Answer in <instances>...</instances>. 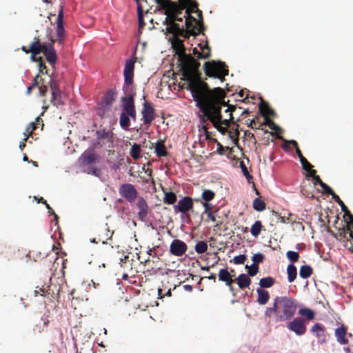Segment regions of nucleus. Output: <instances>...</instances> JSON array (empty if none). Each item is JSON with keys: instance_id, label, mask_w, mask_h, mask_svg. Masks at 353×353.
<instances>
[{"instance_id": "4d7b16f0", "label": "nucleus", "mask_w": 353, "mask_h": 353, "mask_svg": "<svg viewBox=\"0 0 353 353\" xmlns=\"http://www.w3.org/2000/svg\"><path fill=\"white\" fill-rule=\"evenodd\" d=\"M38 63V68L39 69V73L43 72V70L46 68L45 65L41 61V57H39V61Z\"/></svg>"}, {"instance_id": "4be33fe9", "label": "nucleus", "mask_w": 353, "mask_h": 353, "mask_svg": "<svg viewBox=\"0 0 353 353\" xmlns=\"http://www.w3.org/2000/svg\"><path fill=\"white\" fill-rule=\"evenodd\" d=\"M312 273V269L310 265H302L299 270V276L303 279L308 278Z\"/></svg>"}, {"instance_id": "e433bc0d", "label": "nucleus", "mask_w": 353, "mask_h": 353, "mask_svg": "<svg viewBox=\"0 0 353 353\" xmlns=\"http://www.w3.org/2000/svg\"><path fill=\"white\" fill-rule=\"evenodd\" d=\"M286 256L291 262H296L299 258V254L297 252L289 250L286 253Z\"/></svg>"}, {"instance_id": "39448f33", "label": "nucleus", "mask_w": 353, "mask_h": 353, "mask_svg": "<svg viewBox=\"0 0 353 353\" xmlns=\"http://www.w3.org/2000/svg\"><path fill=\"white\" fill-rule=\"evenodd\" d=\"M119 194L130 203L134 202L137 197V191L134 186L130 183L123 184L119 188Z\"/></svg>"}, {"instance_id": "de8ad7c7", "label": "nucleus", "mask_w": 353, "mask_h": 353, "mask_svg": "<svg viewBox=\"0 0 353 353\" xmlns=\"http://www.w3.org/2000/svg\"><path fill=\"white\" fill-rule=\"evenodd\" d=\"M51 102L56 106H58L61 104L60 92H57L56 95L52 94Z\"/></svg>"}, {"instance_id": "680f3d73", "label": "nucleus", "mask_w": 353, "mask_h": 353, "mask_svg": "<svg viewBox=\"0 0 353 353\" xmlns=\"http://www.w3.org/2000/svg\"><path fill=\"white\" fill-rule=\"evenodd\" d=\"M88 173L91 174L94 176H98V172H97V168H90L89 169V170L88 171Z\"/></svg>"}, {"instance_id": "aec40b11", "label": "nucleus", "mask_w": 353, "mask_h": 353, "mask_svg": "<svg viewBox=\"0 0 353 353\" xmlns=\"http://www.w3.org/2000/svg\"><path fill=\"white\" fill-rule=\"evenodd\" d=\"M288 280L290 283L293 282L296 278L297 270L294 265L290 264L287 268Z\"/></svg>"}, {"instance_id": "b1692460", "label": "nucleus", "mask_w": 353, "mask_h": 353, "mask_svg": "<svg viewBox=\"0 0 353 353\" xmlns=\"http://www.w3.org/2000/svg\"><path fill=\"white\" fill-rule=\"evenodd\" d=\"M262 224L260 221H256L254 223V224L251 226L250 232L251 234L256 237L258 236L261 231Z\"/></svg>"}, {"instance_id": "72a5a7b5", "label": "nucleus", "mask_w": 353, "mask_h": 353, "mask_svg": "<svg viewBox=\"0 0 353 353\" xmlns=\"http://www.w3.org/2000/svg\"><path fill=\"white\" fill-rule=\"evenodd\" d=\"M301 315L305 316L307 319L312 320L314 318V312L310 308L304 307L299 310Z\"/></svg>"}, {"instance_id": "6ab92c4d", "label": "nucleus", "mask_w": 353, "mask_h": 353, "mask_svg": "<svg viewBox=\"0 0 353 353\" xmlns=\"http://www.w3.org/2000/svg\"><path fill=\"white\" fill-rule=\"evenodd\" d=\"M258 294L257 301L260 305H265L269 300L270 296L268 291L259 288L256 290Z\"/></svg>"}, {"instance_id": "13d9d810", "label": "nucleus", "mask_w": 353, "mask_h": 353, "mask_svg": "<svg viewBox=\"0 0 353 353\" xmlns=\"http://www.w3.org/2000/svg\"><path fill=\"white\" fill-rule=\"evenodd\" d=\"M176 45L178 50H180L182 48V43L181 41L178 39H174V41L172 42V46L174 47Z\"/></svg>"}, {"instance_id": "423d86ee", "label": "nucleus", "mask_w": 353, "mask_h": 353, "mask_svg": "<svg viewBox=\"0 0 353 353\" xmlns=\"http://www.w3.org/2000/svg\"><path fill=\"white\" fill-rule=\"evenodd\" d=\"M288 328L299 336L304 334L306 331L304 320L300 317H296L290 321Z\"/></svg>"}, {"instance_id": "a211bd4d", "label": "nucleus", "mask_w": 353, "mask_h": 353, "mask_svg": "<svg viewBox=\"0 0 353 353\" xmlns=\"http://www.w3.org/2000/svg\"><path fill=\"white\" fill-rule=\"evenodd\" d=\"M334 334L337 342L340 344L343 345L347 343V341L345 338L346 334V330L344 327H341L336 328L335 330Z\"/></svg>"}, {"instance_id": "a19ab883", "label": "nucleus", "mask_w": 353, "mask_h": 353, "mask_svg": "<svg viewBox=\"0 0 353 353\" xmlns=\"http://www.w3.org/2000/svg\"><path fill=\"white\" fill-rule=\"evenodd\" d=\"M50 87L51 89L52 95H56L57 94V92H60L58 89V85H57V82L52 79H51V80L50 81Z\"/></svg>"}, {"instance_id": "37998d69", "label": "nucleus", "mask_w": 353, "mask_h": 353, "mask_svg": "<svg viewBox=\"0 0 353 353\" xmlns=\"http://www.w3.org/2000/svg\"><path fill=\"white\" fill-rule=\"evenodd\" d=\"M203 206L205 208V212L207 214L208 217L212 221H215V216L212 214V212L210 210H209V204L208 203H204Z\"/></svg>"}, {"instance_id": "ea45409f", "label": "nucleus", "mask_w": 353, "mask_h": 353, "mask_svg": "<svg viewBox=\"0 0 353 353\" xmlns=\"http://www.w3.org/2000/svg\"><path fill=\"white\" fill-rule=\"evenodd\" d=\"M320 186L323 189V191L325 193V194H330L332 195V198L333 197V195L334 194H336L332 189L329 186L327 185L326 183H323V182H321V185Z\"/></svg>"}, {"instance_id": "9d476101", "label": "nucleus", "mask_w": 353, "mask_h": 353, "mask_svg": "<svg viewBox=\"0 0 353 353\" xmlns=\"http://www.w3.org/2000/svg\"><path fill=\"white\" fill-rule=\"evenodd\" d=\"M134 61L132 59L127 60L125 64L123 75L126 84L130 85L132 83L134 74Z\"/></svg>"}, {"instance_id": "c756f323", "label": "nucleus", "mask_w": 353, "mask_h": 353, "mask_svg": "<svg viewBox=\"0 0 353 353\" xmlns=\"http://www.w3.org/2000/svg\"><path fill=\"white\" fill-rule=\"evenodd\" d=\"M253 208L257 212H262L265 209V203L259 198H256L253 201Z\"/></svg>"}, {"instance_id": "f03ea898", "label": "nucleus", "mask_w": 353, "mask_h": 353, "mask_svg": "<svg viewBox=\"0 0 353 353\" xmlns=\"http://www.w3.org/2000/svg\"><path fill=\"white\" fill-rule=\"evenodd\" d=\"M180 4L183 6L182 9L186 6L185 20L183 22V19L178 16L180 12L176 10V8L170 10L167 6L164 14L166 15L163 23L166 25L165 30L168 33H170L174 37L183 35L186 30L188 33L196 34L198 32L201 31V21L200 19L192 17L190 13L196 12L199 19L201 18V11L198 10L197 4L192 0H179ZM170 3L168 4L169 5Z\"/></svg>"}, {"instance_id": "09e8293b", "label": "nucleus", "mask_w": 353, "mask_h": 353, "mask_svg": "<svg viewBox=\"0 0 353 353\" xmlns=\"http://www.w3.org/2000/svg\"><path fill=\"white\" fill-rule=\"evenodd\" d=\"M57 34L60 39L63 37V26L62 23H57Z\"/></svg>"}, {"instance_id": "5701e85b", "label": "nucleus", "mask_w": 353, "mask_h": 353, "mask_svg": "<svg viewBox=\"0 0 353 353\" xmlns=\"http://www.w3.org/2000/svg\"><path fill=\"white\" fill-rule=\"evenodd\" d=\"M30 51L32 54H39L42 52L41 44L39 39H36L30 46Z\"/></svg>"}, {"instance_id": "bb28decb", "label": "nucleus", "mask_w": 353, "mask_h": 353, "mask_svg": "<svg viewBox=\"0 0 353 353\" xmlns=\"http://www.w3.org/2000/svg\"><path fill=\"white\" fill-rule=\"evenodd\" d=\"M274 284V279L271 276H268L265 278H262L259 281V285L261 288H269L272 287Z\"/></svg>"}, {"instance_id": "473e14b6", "label": "nucleus", "mask_w": 353, "mask_h": 353, "mask_svg": "<svg viewBox=\"0 0 353 353\" xmlns=\"http://www.w3.org/2000/svg\"><path fill=\"white\" fill-rule=\"evenodd\" d=\"M259 110L263 116L271 115L274 114V111L270 109L267 104L261 101L259 105Z\"/></svg>"}, {"instance_id": "f704fd0d", "label": "nucleus", "mask_w": 353, "mask_h": 353, "mask_svg": "<svg viewBox=\"0 0 353 353\" xmlns=\"http://www.w3.org/2000/svg\"><path fill=\"white\" fill-rule=\"evenodd\" d=\"M140 152H141L140 146L137 144H134V145H132L131 150H130L131 157L134 159H138L140 157Z\"/></svg>"}, {"instance_id": "052dcab7", "label": "nucleus", "mask_w": 353, "mask_h": 353, "mask_svg": "<svg viewBox=\"0 0 353 353\" xmlns=\"http://www.w3.org/2000/svg\"><path fill=\"white\" fill-rule=\"evenodd\" d=\"M138 19H139V26H142V23H143V14H142V12L141 11V9L139 8H138Z\"/></svg>"}, {"instance_id": "49530a36", "label": "nucleus", "mask_w": 353, "mask_h": 353, "mask_svg": "<svg viewBox=\"0 0 353 353\" xmlns=\"http://www.w3.org/2000/svg\"><path fill=\"white\" fill-rule=\"evenodd\" d=\"M268 115L263 116L264 123L268 125L271 129H276L277 126L276 124L268 117Z\"/></svg>"}, {"instance_id": "79ce46f5", "label": "nucleus", "mask_w": 353, "mask_h": 353, "mask_svg": "<svg viewBox=\"0 0 353 353\" xmlns=\"http://www.w3.org/2000/svg\"><path fill=\"white\" fill-rule=\"evenodd\" d=\"M263 259L264 255L259 252L254 254L252 257V260L254 264L261 263L263 261Z\"/></svg>"}, {"instance_id": "0eeeda50", "label": "nucleus", "mask_w": 353, "mask_h": 353, "mask_svg": "<svg viewBox=\"0 0 353 353\" xmlns=\"http://www.w3.org/2000/svg\"><path fill=\"white\" fill-rule=\"evenodd\" d=\"M187 250V245L179 239L173 240L170 245V253L176 256H181Z\"/></svg>"}, {"instance_id": "864d4df0", "label": "nucleus", "mask_w": 353, "mask_h": 353, "mask_svg": "<svg viewBox=\"0 0 353 353\" xmlns=\"http://www.w3.org/2000/svg\"><path fill=\"white\" fill-rule=\"evenodd\" d=\"M41 47H42V52L43 53H45V52H46L47 49H50V48H54L52 45L51 43H44L43 44L41 45Z\"/></svg>"}, {"instance_id": "2f4dec72", "label": "nucleus", "mask_w": 353, "mask_h": 353, "mask_svg": "<svg viewBox=\"0 0 353 353\" xmlns=\"http://www.w3.org/2000/svg\"><path fill=\"white\" fill-rule=\"evenodd\" d=\"M129 117H130V116L128 115L127 113L122 112L121 114L120 119H119V123H120V125L123 128H127V127L129 126V125H130Z\"/></svg>"}, {"instance_id": "6e6d98bb", "label": "nucleus", "mask_w": 353, "mask_h": 353, "mask_svg": "<svg viewBox=\"0 0 353 353\" xmlns=\"http://www.w3.org/2000/svg\"><path fill=\"white\" fill-rule=\"evenodd\" d=\"M234 108L233 106H231V105H228V108L225 110V113H228L229 114V116L230 117V119H232V111H234Z\"/></svg>"}, {"instance_id": "dca6fc26", "label": "nucleus", "mask_w": 353, "mask_h": 353, "mask_svg": "<svg viewBox=\"0 0 353 353\" xmlns=\"http://www.w3.org/2000/svg\"><path fill=\"white\" fill-rule=\"evenodd\" d=\"M219 279L221 281L225 282L227 286H230L234 281L232 279V276L226 269H221L219 272Z\"/></svg>"}, {"instance_id": "a18cd8bd", "label": "nucleus", "mask_w": 353, "mask_h": 353, "mask_svg": "<svg viewBox=\"0 0 353 353\" xmlns=\"http://www.w3.org/2000/svg\"><path fill=\"white\" fill-rule=\"evenodd\" d=\"M276 310L275 302L274 301L273 306L266 309L265 312V316H270V315L273 313L274 314V319L276 320Z\"/></svg>"}, {"instance_id": "412c9836", "label": "nucleus", "mask_w": 353, "mask_h": 353, "mask_svg": "<svg viewBox=\"0 0 353 353\" xmlns=\"http://www.w3.org/2000/svg\"><path fill=\"white\" fill-rule=\"evenodd\" d=\"M46 57L48 61L52 65L54 64L57 61L56 52L54 48L47 49L46 52L43 53Z\"/></svg>"}, {"instance_id": "e2e57ef3", "label": "nucleus", "mask_w": 353, "mask_h": 353, "mask_svg": "<svg viewBox=\"0 0 353 353\" xmlns=\"http://www.w3.org/2000/svg\"><path fill=\"white\" fill-rule=\"evenodd\" d=\"M42 203L46 205L47 209L49 210V212L53 214L54 215V216H55V219H57V215L55 214L53 211H52V209H51L50 206L47 203L46 201H43Z\"/></svg>"}, {"instance_id": "0e129e2a", "label": "nucleus", "mask_w": 353, "mask_h": 353, "mask_svg": "<svg viewBox=\"0 0 353 353\" xmlns=\"http://www.w3.org/2000/svg\"><path fill=\"white\" fill-rule=\"evenodd\" d=\"M345 214V216H349V218L352 220L353 219V216L351 214V213L350 212V211L348 210V209L347 208V210L346 211H343Z\"/></svg>"}, {"instance_id": "f3484780", "label": "nucleus", "mask_w": 353, "mask_h": 353, "mask_svg": "<svg viewBox=\"0 0 353 353\" xmlns=\"http://www.w3.org/2000/svg\"><path fill=\"white\" fill-rule=\"evenodd\" d=\"M236 283L239 288L243 289L249 287L251 283V280L245 274H241L236 279Z\"/></svg>"}, {"instance_id": "ddd939ff", "label": "nucleus", "mask_w": 353, "mask_h": 353, "mask_svg": "<svg viewBox=\"0 0 353 353\" xmlns=\"http://www.w3.org/2000/svg\"><path fill=\"white\" fill-rule=\"evenodd\" d=\"M142 115L143 122L145 124H149L154 118V109L150 106V104L144 103L143 108L142 110Z\"/></svg>"}, {"instance_id": "3c124183", "label": "nucleus", "mask_w": 353, "mask_h": 353, "mask_svg": "<svg viewBox=\"0 0 353 353\" xmlns=\"http://www.w3.org/2000/svg\"><path fill=\"white\" fill-rule=\"evenodd\" d=\"M35 128V123L34 122H30L29 125L27 126L26 132L29 134H31L34 131Z\"/></svg>"}, {"instance_id": "6e6552de", "label": "nucleus", "mask_w": 353, "mask_h": 353, "mask_svg": "<svg viewBox=\"0 0 353 353\" xmlns=\"http://www.w3.org/2000/svg\"><path fill=\"white\" fill-rule=\"evenodd\" d=\"M193 206L192 199L188 196H184L182 199H180L177 204L174 206L175 212L185 214L189 211Z\"/></svg>"}, {"instance_id": "f8f14e48", "label": "nucleus", "mask_w": 353, "mask_h": 353, "mask_svg": "<svg viewBox=\"0 0 353 353\" xmlns=\"http://www.w3.org/2000/svg\"><path fill=\"white\" fill-rule=\"evenodd\" d=\"M98 157L92 150H86L81 154L80 159L83 166H88L95 163Z\"/></svg>"}, {"instance_id": "338daca9", "label": "nucleus", "mask_w": 353, "mask_h": 353, "mask_svg": "<svg viewBox=\"0 0 353 353\" xmlns=\"http://www.w3.org/2000/svg\"><path fill=\"white\" fill-rule=\"evenodd\" d=\"M314 179L316 183L321 185V182H323L319 176H314Z\"/></svg>"}, {"instance_id": "8fccbe9b", "label": "nucleus", "mask_w": 353, "mask_h": 353, "mask_svg": "<svg viewBox=\"0 0 353 353\" xmlns=\"http://www.w3.org/2000/svg\"><path fill=\"white\" fill-rule=\"evenodd\" d=\"M155 3L159 4L162 8H166L169 3L167 0H154Z\"/></svg>"}, {"instance_id": "7ed1b4c3", "label": "nucleus", "mask_w": 353, "mask_h": 353, "mask_svg": "<svg viewBox=\"0 0 353 353\" xmlns=\"http://www.w3.org/2000/svg\"><path fill=\"white\" fill-rule=\"evenodd\" d=\"M276 307V321H285L294 315L297 305L294 299L290 296H276L274 299Z\"/></svg>"}, {"instance_id": "bf43d9fd", "label": "nucleus", "mask_w": 353, "mask_h": 353, "mask_svg": "<svg viewBox=\"0 0 353 353\" xmlns=\"http://www.w3.org/2000/svg\"><path fill=\"white\" fill-rule=\"evenodd\" d=\"M63 10H61L59 12L58 17H57V23H63Z\"/></svg>"}, {"instance_id": "a878e982", "label": "nucleus", "mask_w": 353, "mask_h": 353, "mask_svg": "<svg viewBox=\"0 0 353 353\" xmlns=\"http://www.w3.org/2000/svg\"><path fill=\"white\" fill-rule=\"evenodd\" d=\"M115 98V92L113 90L108 91L103 97V101L106 105L110 106Z\"/></svg>"}, {"instance_id": "58836bf2", "label": "nucleus", "mask_w": 353, "mask_h": 353, "mask_svg": "<svg viewBox=\"0 0 353 353\" xmlns=\"http://www.w3.org/2000/svg\"><path fill=\"white\" fill-rule=\"evenodd\" d=\"M247 259V256L245 254H239L238 256H236L233 259L234 263L236 265H241L243 264Z\"/></svg>"}, {"instance_id": "603ef678", "label": "nucleus", "mask_w": 353, "mask_h": 353, "mask_svg": "<svg viewBox=\"0 0 353 353\" xmlns=\"http://www.w3.org/2000/svg\"><path fill=\"white\" fill-rule=\"evenodd\" d=\"M48 90V88L46 85L39 86V94L40 96H45Z\"/></svg>"}, {"instance_id": "393cba45", "label": "nucleus", "mask_w": 353, "mask_h": 353, "mask_svg": "<svg viewBox=\"0 0 353 353\" xmlns=\"http://www.w3.org/2000/svg\"><path fill=\"white\" fill-rule=\"evenodd\" d=\"M155 152L158 157L166 156L165 147L162 141H157L155 145Z\"/></svg>"}, {"instance_id": "f257e3e1", "label": "nucleus", "mask_w": 353, "mask_h": 353, "mask_svg": "<svg viewBox=\"0 0 353 353\" xmlns=\"http://www.w3.org/2000/svg\"><path fill=\"white\" fill-rule=\"evenodd\" d=\"M198 65L192 61H185L182 65L183 79L188 83V89L195 101L196 106L203 114V122L205 119L211 121L214 128L223 132L221 125L229 126L232 119H222L221 108L225 105L224 101L225 92L221 88L210 90L208 85L201 80L197 72Z\"/></svg>"}, {"instance_id": "20e7f679", "label": "nucleus", "mask_w": 353, "mask_h": 353, "mask_svg": "<svg viewBox=\"0 0 353 353\" xmlns=\"http://www.w3.org/2000/svg\"><path fill=\"white\" fill-rule=\"evenodd\" d=\"M203 69L206 74L210 77H213L223 81L224 77L228 75V70L226 68V65L222 61H208L205 62L203 65Z\"/></svg>"}, {"instance_id": "774afa93", "label": "nucleus", "mask_w": 353, "mask_h": 353, "mask_svg": "<svg viewBox=\"0 0 353 353\" xmlns=\"http://www.w3.org/2000/svg\"><path fill=\"white\" fill-rule=\"evenodd\" d=\"M278 221L281 223H286V220L284 217L283 216H279L278 217Z\"/></svg>"}, {"instance_id": "cd10ccee", "label": "nucleus", "mask_w": 353, "mask_h": 353, "mask_svg": "<svg viewBox=\"0 0 353 353\" xmlns=\"http://www.w3.org/2000/svg\"><path fill=\"white\" fill-rule=\"evenodd\" d=\"M296 153L300 159V162L302 165L303 168L306 171H310L312 165L310 163L307 161V160L303 157L300 150L299 148L296 149Z\"/></svg>"}, {"instance_id": "4c0bfd02", "label": "nucleus", "mask_w": 353, "mask_h": 353, "mask_svg": "<svg viewBox=\"0 0 353 353\" xmlns=\"http://www.w3.org/2000/svg\"><path fill=\"white\" fill-rule=\"evenodd\" d=\"M245 268L248 269V273L251 276H255L259 272L258 266L254 263L252 264L250 266H248V265H246Z\"/></svg>"}, {"instance_id": "c9c22d12", "label": "nucleus", "mask_w": 353, "mask_h": 353, "mask_svg": "<svg viewBox=\"0 0 353 353\" xmlns=\"http://www.w3.org/2000/svg\"><path fill=\"white\" fill-rule=\"evenodd\" d=\"M202 199L205 201H210L214 197V193L210 190H205L201 196Z\"/></svg>"}, {"instance_id": "2eb2a0df", "label": "nucleus", "mask_w": 353, "mask_h": 353, "mask_svg": "<svg viewBox=\"0 0 353 353\" xmlns=\"http://www.w3.org/2000/svg\"><path fill=\"white\" fill-rule=\"evenodd\" d=\"M311 332L314 334L317 338H319V341L322 343L325 341V336L324 334V330L323 327L319 323H316L311 328Z\"/></svg>"}, {"instance_id": "5fc2aeb1", "label": "nucleus", "mask_w": 353, "mask_h": 353, "mask_svg": "<svg viewBox=\"0 0 353 353\" xmlns=\"http://www.w3.org/2000/svg\"><path fill=\"white\" fill-rule=\"evenodd\" d=\"M241 169H242V171H243L244 175L247 178H252V176L250 175V174L248 171L246 166L243 163H241Z\"/></svg>"}, {"instance_id": "4468645a", "label": "nucleus", "mask_w": 353, "mask_h": 353, "mask_svg": "<svg viewBox=\"0 0 353 353\" xmlns=\"http://www.w3.org/2000/svg\"><path fill=\"white\" fill-rule=\"evenodd\" d=\"M193 54L199 59H207L210 55V48L208 44H204L203 46H201L199 49L194 48L193 50Z\"/></svg>"}, {"instance_id": "7c9ffc66", "label": "nucleus", "mask_w": 353, "mask_h": 353, "mask_svg": "<svg viewBox=\"0 0 353 353\" xmlns=\"http://www.w3.org/2000/svg\"><path fill=\"white\" fill-rule=\"evenodd\" d=\"M194 249L198 254H203L208 250V245L205 241H199L196 243Z\"/></svg>"}, {"instance_id": "9b49d317", "label": "nucleus", "mask_w": 353, "mask_h": 353, "mask_svg": "<svg viewBox=\"0 0 353 353\" xmlns=\"http://www.w3.org/2000/svg\"><path fill=\"white\" fill-rule=\"evenodd\" d=\"M139 208L138 216L139 219L143 221L148 214V205L146 201L143 197H139L137 203Z\"/></svg>"}, {"instance_id": "c85d7f7f", "label": "nucleus", "mask_w": 353, "mask_h": 353, "mask_svg": "<svg viewBox=\"0 0 353 353\" xmlns=\"http://www.w3.org/2000/svg\"><path fill=\"white\" fill-rule=\"evenodd\" d=\"M176 201V196L172 192H165L163 198V202L168 204H174Z\"/></svg>"}, {"instance_id": "1a4fd4ad", "label": "nucleus", "mask_w": 353, "mask_h": 353, "mask_svg": "<svg viewBox=\"0 0 353 353\" xmlns=\"http://www.w3.org/2000/svg\"><path fill=\"white\" fill-rule=\"evenodd\" d=\"M122 107L125 113H127L132 119H135V108L132 96L129 97H122Z\"/></svg>"}, {"instance_id": "69168bd1", "label": "nucleus", "mask_w": 353, "mask_h": 353, "mask_svg": "<svg viewBox=\"0 0 353 353\" xmlns=\"http://www.w3.org/2000/svg\"><path fill=\"white\" fill-rule=\"evenodd\" d=\"M209 280H212L214 282H216V276L214 274H211L210 276L206 277Z\"/></svg>"}, {"instance_id": "c03bdc74", "label": "nucleus", "mask_w": 353, "mask_h": 353, "mask_svg": "<svg viewBox=\"0 0 353 353\" xmlns=\"http://www.w3.org/2000/svg\"><path fill=\"white\" fill-rule=\"evenodd\" d=\"M332 199L340 205L342 211H346L347 207L344 203L340 199L339 196L336 194H334Z\"/></svg>"}]
</instances>
